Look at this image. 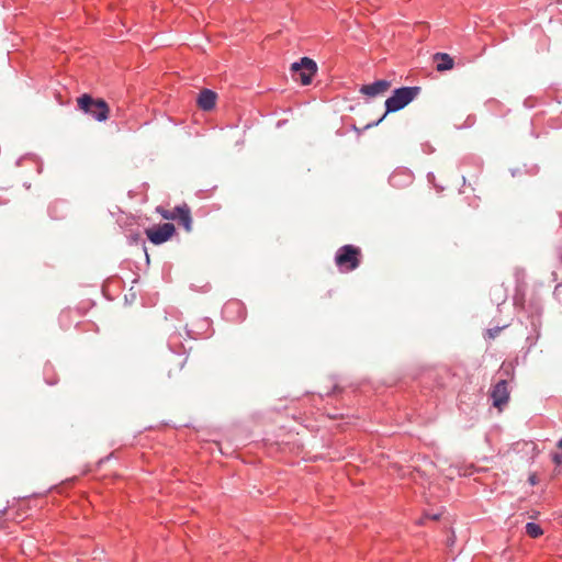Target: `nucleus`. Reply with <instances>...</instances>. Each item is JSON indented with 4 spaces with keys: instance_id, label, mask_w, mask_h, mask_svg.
Returning a JSON list of instances; mask_svg holds the SVG:
<instances>
[{
    "instance_id": "nucleus-1",
    "label": "nucleus",
    "mask_w": 562,
    "mask_h": 562,
    "mask_svg": "<svg viewBox=\"0 0 562 562\" xmlns=\"http://www.w3.org/2000/svg\"><path fill=\"white\" fill-rule=\"evenodd\" d=\"M180 313L172 311L165 317L164 330L168 334V347L173 355L180 358L178 366L183 367L186 358L183 357L191 347H187L183 338L182 330L190 339H205L213 335L212 321L209 317H194L189 323L181 324Z\"/></svg>"
},
{
    "instance_id": "nucleus-2",
    "label": "nucleus",
    "mask_w": 562,
    "mask_h": 562,
    "mask_svg": "<svg viewBox=\"0 0 562 562\" xmlns=\"http://www.w3.org/2000/svg\"><path fill=\"white\" fill-rule=\"evenodd\" d=\"M419 87H402L395 89L393 94L385 100V112L378 121L369 123L364 128L379 125L389 113L397 112L409 104L419 93Z\"/></svg>"
},
{
    "instance_id": "nucleus-3",
    "label": "nucleus",
    "mask_w": 562,
    "mask_h": 562,
    "mask_svg": "<svg viewBox=\"0 0 562 562\" xmlns=\"http://www.w3.org/2000/svg\"><path fill=\"white\" fill-rule=\"evenodd\" d=\"M77 105L80 111L98 122H105L110 116V106L102 98L95 99L89 93H83L77 99Z\"/></svg>"
},
{
    "instance_id": "nucleus-4",
    "label": "nucleus",
    "mask_w": 562,
    "mask_h": 562,
    "mask_svg": "<svg viewBox=\"0 0 562 562\" xmlns=\"http://www.w3.org/2000/svg\"><path fill=\"white\" fill-rule=\"evenodd\" d=\"M290 72L295 82L307 86L317 72V64L310 57H302L300 61L291 65Z\"/></svg>"
},
{
    "instance_id": "nucleus-5",
    "label": "nucleus",
    "mask_w": 562,
    "mask_h": 562,
    "mask_svg": "<svg viewBox=\"0 0 562 562\" xmlns=\"http://www.w3.org/2000/svg\"><path fill=\"white\" fill-rule=\"evenodd\" d=\"M80 313L78 310L66 308L63 310L58 316L59 326L68 330L71 327H76L83 331H98L97 325L91 321H79Z\"/></svg>"
},
{
    "instance_id": "nucleus-6",
    "label": "nucleus",
    "mask_w": 562,
    "mask_h": 562,
    "mask_svg": "<svg viewBox=\"0 0 562 562\" xmlns=\"http://www.w3.org/2000/svg\"><path fill=\"white\" fill-rule=\"evenodd\" d=\"M156 212L168 221H178L179 224L186 229V232L192 231V216L191 210L187 203H182L173 207V210H167L164 206H157Z\"/></svg>"
},
{
    "instance_id": "nucleus-7",
    "label": "nucleus",
    "mask_w": 562,
    "mask_h": 562,
    "mask_svg": "<svg viewBox=\"0 0 562 562\" xmlns=\"http://www.w3.org/2000/svg\"><path fill=\"white\" fill-rule=\"evenodd\" d=\"M145 234L151 244L161 245L176 234V227L172 223L158 224L146 228Z\"/></svg>"
},
{
    "instance_id": "nucleus-8",
    "label": "nucleus",
    "mask_w": 562,
    "mask_h": 562,
    "mask_svg": "<svg viewBox=\"0 0 562 562\" xmlns=\"http://www.w3.org/2000/svg\"><path fill=\"white\" fill-rule=\"evenodd\" d=\"M222 316L227 322L239 323L246 319L247 310L241 301L228 300L222 307Z\"/></svg>"
},
{
    "instance_id": "nucleus-9",
    "label": "nucleus",
    "mask_w": 562,
    "mask_h": 562,
    "mask_svg": "<svg viewBox=\"0 0 562 562\" xmlns=\"http://www.w3.org/2000/svg\"><path fill=\"white\" fill-rule=\"evenodd\" d=\"M491 397L493 400V405L497 408H502V406L508 402L509 392L506 380H501L493 386Z\"/></svg>"
},
{
    "instance_id": "nucleus-10",
    "label": "nucleus",
    "mask_w": 562,
    "mask_h": 562,
    "mask_svg": "<svg viewBox=\"0 0 562 562\" xmlns=\"http://www.w3.org/2000/svg\"><path fill=\"white\" fill-rule=\"evenodd\" d=\"M390 88L391 82L389 80L381 79L370 85H363L360 88V92L369 98H375L386 93Z\"/></svg>"
},
{
    "instance_id": "nucleus-11",
    "label": "nucleus",
    "mask_w": 562,
    "mask_h": 562,
    "mask_svg": "<svg viewBox=\"0 0 562 562\" xmlns=\"http://www.w3.org/2000/svg\"><path fill=\"white\" fill-rule=\"evenodd\" d=\"M217 93L211 89L204 88L196 98V105L202 111H212L216 105Z\"/></svg>"
},
{
    "instance_id": "nucleus-12",
    "label": "nucleus",
    "mask_w": 562,
    "mask_h": 562,
    "mask_svg": "<svg viewBox=\"0 0 562 562\" xmlns=\"http://www.w3.org/2000/svg\"><path fill=\"white\" fill-rule=\"evenodd\" d=\"M335 262L341 272L351 271V244H347L338 249Z\"/></svg>"
},
{
    "instance_id": "nucleus-13",
    "label": "nucleus",
    "mask_w": 562,
    "mask_h": 562,
    "mask_svg": "<svg viewBox=\"0 0 562 562\" xmlns=\"http://www.w3.org/2000/svg\"><path fill=\"white\" fill-rule=\"evenodd\" d=\"M432 59L436 63V70L440 72L450 70L454 66L453 58L447 53H436Z\"/></svg>"
},
{
    "instance_id": "nucleus-14",
    "label": "nucleus",
    "mask_w": 562,
    "mask_h": 562,
    "mask_svg": "<svg viewBox=\"0 0 562 562\" xmlns=\"http://www.w3.org/2000/svg\"><path fill=\"white\" fill-rule=\"evenodd\" d=\"M412 173L407 170L395 171L390 176V183L393 187H403L412 181Z\"/></svg>"
},
{
    "instance_id": "nucleus-15",
    "label": "nucleus",
    "mask_w": 562,
    "mask_h": 562,
    "mask_svg": "<svg viewBox=\"0 0 562 562\" xmlns=\"http://www.w3.org/2000/svg\"><path fill=\"white\" fill-rule=\"evenodd\" d=\"M44 380L48 385H55L58 383V374L55 367L50 362H46L43 367Z\"/></svg>"
},
{
    "instance_id": "nucleus-16",
    "label": "nucleus",
    "mask_w": 562,
    "mask_h": 562,
    "mask_svg": "<svg viewBox=\"0 0 562 562\" xmlns=\"http://www.w3.org/2000/svg\"><path fill=\"white\" fill-rule=\"evenodd\" d=\"M525 528L526 533L531 538H538L543 533L542 528L535 522H528Z\"/></svg>"
},
{
    "instance_id": "nucleus-17",
    "label": "nucleus",
    "mask_w": 562,
    "mask_h": 562,
    "mask_svg": "<svg viewBox=\"0 0 562 562\" xmlns=\"http://www.w3.org/2000/svg\"><path fill=\"white\" fill-rule=\"evenodd\" d=\"M353 270L359 266V262H360V258H361V251H360V248L353 246Z\"/></svg>"
},
{
    "instance_id": "nucleus-18",
    "label": "nucleus",
    "mask_w": 562,
    "mask_h": 562,
    "mask_svg": "<svg viewBox=\"0 0 562 562\" xmlns=\"http://www.w3.org/2000/svg\"><path fill=\"white\" fill-rule=\"evenodd\" d=\"M7 192H8L7 188L0 187V206L7 204L10 201Z\"/></svg>"
},
{
    "instance_id": "nucleus-19",
    "label": "nucleus",
    "mask_w": 562,
    "mask_h": 562,
    "mask_svg": "<svg viewBox=\"0 0 562 562\" xmlns=\"http://www.w3.org/2000/svg\"><path fill=\"white\" fill-rule=\"evenodd\" d=\"M7 507L0 510V529H4L7 527L5 522L2 520V517L7 514Z\"/></svg>"
},
{
    "instance_id": "nucleus-20",
    "label": "nucleus",
    "mask_w": 562,
    "mask_h": 562,
    "mask_svg": "<svg viewBox=\"0 0 562 562\" xmlns=\"http://www.w3.org/2000/svg\"><path fill=\"white\" fill-rule=\"evenodd\" d=\"M553 460L557 464H562V454L555 453Z\"/></svg>"
},
{
    "instance_id": "nucleus-21",
    "label": "nucleus",
    "mask_w": 562,
    "mask_h": 562,
    "mask_svg": "<svg viewBox=\"0 0 562 562\" xmlns=\"http://www.w3.org/2000/svg\"><path fill=\"white\" fill-rule=\"evenodd\" d=\"M337 391H340L337 385H334L331 391H328L325 393V395L329 396L331 394H335Z\"/></svg>"
},
{
    "instance_id": "nucleus-22",
    "label": "nucleus",
    "mask_w": 562,
    "mask_h": 562,
    "mask_svg": "<svg viewBox=\"0 0 562 562\" xmlns=\"http://www.w3.org/2000/svg\"><path fill=\"white\" fill-rule=\"evenodd\" d=\"M344 414H340V413H334V414H328V417L330 418H337V417H342Z\"/></svg>"
},
{
    "instance_id": "nucleus-23",
    "label": "nucleus",
    "mask_w": 562,
    "mask_h": 562,
    "mask_svg": "<svg viewBox=\"0 0 562 562\" xmlns=\"http://www.w3.org/2000/svg\"><path fill=\"white\" fill-rule=\"evenodd\" d=\"M428 181H432L435 179V175L432 172H429L427 175Z\"/></svg>"
},
{
    "instance_id": "nucleus-24",
    "label": "nucleus",
    "mask_w": 562,
    "mask_h": 562,
    "mask_svg": "<svg viewBox=\"0 0 562 562\" xmlns=\"http://www.w3.org/2000/svg\"><path fill=\"white\" fill-rule=\"evenodd\" d=\"M529 480H530V483H531L532 485H533V484H536V476H535V475L530 476V479H529Z\"/></svg>"
},
{
    "instance_id": "nucleus-25",
    "label": "nucleus",
    "mask_w": 562,
    "mask_h": 562,
    "mask_svg": "<svg viewBox=\"0 0 562 562\" xmlns=\"http://www.w3.org/2000/svg\"><path fill=\"white\" fill-rule=\"evenodd\" d=\"M558 448L562 449V438L558 441Z\"/></svg>"
},
{
    "instance_id": "nucleus-26",
    "label": "nucleus",
    "mask_w": 562,
    "mask_h": 562,
    "mask_svg": "<svg viewBox=\"0 0 562 562\" xmlns=\"http://www.w3.org/2000/svg\"><path fill=\"white\" fill-rule=\"evenodd\" d=\"M352 130H353V131H356V132H358V131H359V130H358V127H357L356 125H353V126H352Z\"/></svg>"
},
{
    "instance_id": "nucleus-27",
    "label": "nucleus",
    "mask_w": 562,
    "mask_h": 562,
    "mask_svg": "<svg viewBox=\"0 0 562 562\" xmlns=\"http://www.w3.org/2000/svg\"><path fill=\"white\" fill-rule=\"evenodd\" d=\"M438 518H439V516H438V515H434V516H432V519H438Z\"/></svg>"
}]
</instances>
